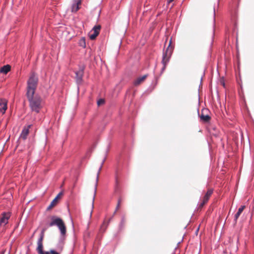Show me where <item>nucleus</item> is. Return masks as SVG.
<instances>
[{
	"label": "nucleus",
	"mask_w": 254,
	"mask_h": 254,
	"mask_svg": "<svg viewBox=\"0 0 254 254\" xmlns=\"http://www.w3.org/2000/svg\"><path fill=\"white\" fill-rule=\"evenodd\" d=\"M38 80L37 76L34 73L31 74L27 81L26 92L30 108L36 113H39L45 105V102L42 97L38 94H35Z\"/></svg>",
	"instance_id": "1"
},
{
	"label": "nucleus",
	"mask_w": 254,
	"mask_h": 254,
	"mask_svg": "<svg viewBox=\"0 0 254 254\" xmlns=\"http://www.w3.org/2000/svg\"><path fill=\"white\" fill-rule=\"evenodd\" d=\"M49 226L50 227L57 226L60 230L61 235L63 236L66 233V230L65 224L63 220L59 217L52 216Z\"/></svg>",
	"instance_id": "2"
},
{
	"label": "nucleus",
	"mask_w": 254,
	"mask_h": 254,
	"mask_svg": "<svg viewBox=\"0 0 254 254\" xmlns=\"http://www.w3.org/2000/svg\"><path fill=\"white\" fill-rule=\"evenodd\" d=\"M171 44L172 39L170 40L169 44L167 48L163 53L162 63L163 64V67L162 68V71H164L165 69L166 66L167 64L169 63L170 59L172 56L173 51V47L171 46Z\"/></svg>",
	"instance_id": "3"
},
{
	"label": "nucleus",
	"mask_w": 254,
	"mask_h": 254,
	"mask_svg": "<svg viewBox=\"0 0 254 254\" xmlns=\"http://www.w3.org/2000/svg\"><path fill=\"white\" fill-rule=\"evenodd\" d=\"M44 237V231L43 230L41 234L40 238H39L38 242H37V251L38 253V254H43V253L45 251H43V240Z\"/></svg>",
	"instance_id": "4"
},
{
	"label": "nucleus",
	"mask_w": 254,
	"mask_h": 254,
	"mask_svg": "<svg viewBox=\"0 0 254 254\" xmlns=\"http://www.w3.org/2000/svg\"><path fill=\"white\" fill-rule=\"evenodd\" d=\"M213 192V190L212 189H209L204 196H203L202 201L199 204V207H202L204 205L207 203V202L208 201L210 197L212 195Z\"/></svg>",
	"instance_id": "5"
},
{
	"label": "nucleus",
	"mask_w": 254,
	"mask_h": 254,
	"mask_svg": "<svg viewBox=\"0 0 254 254\" xmlns=\"http://www.w3.org/2000/svg\"><path fill=\"white\" fill-rule=\"evenodd\" d=\"M208 112V110L206 109H203L202 110L201 114L200 115L198 114V115L200 117L201 121L204 123H207L210 120V116L207 114ZM199 113V112H198Z\"/></svg>",
	"instance_id": "6"
},
{
	"label": "nucleus",
	"mask_w": 254,
	"mask_h": 254,
	"mask_svg": "<svg viewBox=\"0 0 254 254\" xmlns=\"http://www.w3.org/2000/svg\"><path fill=\"white\" fill-rule=\"evenodd\" d=\"M10 216V213L4 212L0 219V226H4L8 223V219Z\"/></svg>",
	"instance_id": "7"
},
{
	"label": "nucleus",
	"mask_w": 254,
	"mask_h": 254,
	"mask_svg": "<svg viewBox=\"0 0 254 254\" xmlns=\"http://www.w3.org/2000/svg\"><path fill=\"white\" fill-rule=\"evenodd\" d=\"M81 0H73L71 6V11L76 12L79 9V5L81 4Z\"/></svg>",
	"instance_id": "8"
},
{
	"label": "nucleus",
	"mask_w": 254,
	"mask_h": 254,
	"mask_svg": "<svg viewBox=\"0 0 254 254\" xmlns=\"http://www.w3.org/2000/svg\"><path fill=\"white\" fill-rule=\"evenodd\" d=\"M104 160L102 161L101 165H103V164L104 163ZM101 168H102V166H101L99 168V169L98 172L97 174L95 188L94 196H93V197L92 202V209L93 208V207H94V199H95V194H96V189H97V182L98 181L99 173H100V171L101 170Z\"/></svg>",
	"instance_id": "9"
},
{
	"label": "nucleus",
	"mask_w": 254,
	"mask_h": 254,
	"mask_svg": "<svg viewBox=\"0 0 254 254\" xmlns=\"http://www.w3.org/2000/svg\"><path fill=\"white\" fill-rule=\"evenodd\" d=\"M83 70L84 68L81 67L79 71L75 72L76 81L78 83H80L82 81Z\"/></svg>",
	"instance_id": "10"
},
{
	"label": "nucleus",
	"mask_w": 254,
	"mask_h": 254,
	"mask_svg": "<svg viewBox=\"0 0 254 254\" xmlns=\"http://www.w3.org/2000/svg\"><path fill=\"white\" fill-rule=\"evenodd\" d=\"M7 109V101L5 99H0V111L3 114Z\"/></svg>",
	"instance_id": "11"
},
{
	"label": "nucleus",
	"mask_w": 254,
	"mask_h": 254,
	"mask_svg": "<svg viewBox=\"0 0 254 254\" xmlns=\"http://www.w3.org/2000/svg\"><path fill=\"white\" fill-rule=\"evenodd\" d=\"M31 125H29L27 127H24L20 134V137L24 140L26 139L27 136L29 133V129L31 127Z\"/></svg>",
	"instance_id": "12"
},
{
	"label": "nucleus",
	"mask_w": 254,
	"mask_h": 254,
	"mask_svg": "<svg viewBox=\"0 0 254 254\" xmlns=\"http://www.w3.org/2000/svg\"><path fill=\"white\" fill-rule=\"evenodd\" d=\"M63 194L62 192H60L58 195L53 200V201L51 202V204H50V205L47 208V209L48 210H49L51 208H52L53 206H54L57 202V200L58 199V198Z\"/></svg>",
	"instance_id": "13"
},
{
	"label": "nucleus",
	"mask_w": 254,
	"mask_h": 254,
	"mask_svg": "<svg viewBox=\"0 0 254 254\" xmlns=\"http://www.w3.org/2000/svg\"><path fill=\"white\" fill-rule=\"evenodd\" d=\"M245 207V205H242L238 209V212L235 214V217H234V221L235 222H237V219L239 217L240 215L244 210V208Z\"/></svg>",
	"instance_id": "14"
},
{
	"label": "nucleus",
	"mask_w": 254,
	"mask_h": 254,
	"mask_svg": "<svg viewBox=\"0 0 254 254\" xmlns=\"http://www.w3.org/2000/svg\"><path fill=\"white\" fill-rule=\"evenodd\" d=\"M10 70V66L8 64L3 66L0 69V72L6 74Z\"/></svg>",
	"instance_id": "15"
},
{
	"label": "nucleus",
	"mask_w": 254,
	"mask_h": 254,
	"mask_svg": "<svg viewBox=\"0 0 254 254\" xmlns=\"http://www.w3.org/2000/svg\"><path fill=\"white\" fill-rule=\"evenodd\" d=\"M147 77V75H144L142 76L137 78L134 81V84L135 85H138L140 84Z\"/></svg>",
	"instance_id": "16"
},
{
	"label": "nucleus",
	"mask_w": 254,
	"mask_h": 254,
	"mask_svg": "<svg viewBox=\"0 0 254 254\" xmlns=\"http://www.w3.org/2000/svg\"><path fill=\"white\" fill-rule=\"evenodd\" d=\"M111 220V218H110L108 222L107 223L105 222H103V224L102 225V226L100 227V231L101 232H104L106 230Z\"/></svg>",
	"instance_id": "17"
},
{
	"label": "nucleus",
	"mask_w": 254,
	"mask_h": 254,
	"mask_svg": "<svg viewBox=\"0 0 254 254\" xmlns=\"http://www.w3.org/2000/svg\"><path fill=\"white\" fill-rule=\"evenodd\" d=\"M98 34H99L98 32H93V33L90 34V35L89 36L90 39H91V40L95 39L96 38V37L98 36Z\"/></svg>",
	"instance_id": "18"
},
{
	"label": "nucleus",
	"mask_w": 254,
	"mask_h": 254,
	"mask_svg": "<svg viewBox=\"0 0 254 254\" xmlns=\"http://www.w3.org/2000/svg\"><path fill=\"white\" fill-rule=\"evenodd\" d=\"M101 29V26L99 25H95L93 28V32H98V33H99V31Z\"/></svg>",
	"instance_id": "19"
},
{
	"label": "nucleus",
	"mask_w": 254,
	"mask_h": 254,
	"mask_svg": "<svg viewBox=\"0 0 254 254\" xmlns=\"http://www.w3.org/2000/svg\"><path fill=\"white\" fill-rule=\"evenodd\" d=\"M104 103V100L103 99H100L97 101L98 105L100 106Z\"/></svg>",
	"instance_id": "20"
},
{
	"label": "nucleus",
	"mask_w": 254,
	"mask_h": 254,
	"mask_svg": "<svg viewBox=\"0 0 254 254\" xmlns=\"http://www.w3.org/2000/svg\"><path fill=\"white\" fill-rule=\"evenodd\" d=\"M214 36V28H213V31H212V36L211 40V42H210L211 46H212L213 42Z\"/></svg>",
	"instance_id": "21"
},
{
	"label": "nucleus",
	"mask_w": 254,
	"mask_h": 254,
	"mask_svg": "<svg viewBox=\"0 0 254 254\" xmlns=\"http://www.w3.org/2000/svg\"><path fill=\"white\" fill-rule=\"evenodd\" d=\"M80 41H81V43H80V44H81V45L82 46H85V40H84V39H83H83H81Z\"/></svg>",
	"instance_id": "22"
},
{
	"label": "nucleus",
	"mask_w": 254,
	"mask_h": 254,
	"mask_svg": "<svg viewBox=\"0 0 254 254\" xmlns=\"http://www.w3.org/2000/svg\"><path fill=\"white\" fill-rule=\"evenodd\" d=\"M120 201L119 200L118 201V205H117V208H116V210H115L114 213H116V211L117 210V209L119 208V206H120Z\"/></svg>",
	"instance_id": "23"
},
{
	"label": "nucleus",
	"mask_w": 254,
	"mask_h": 254,
	"mask_svg": "<svg viewBox=\"0 0 254 254\" xmlns=\"http://www.w3.org/2000/svg\"><path fill=\"white\" fill-rule=\"evenodd\" d=\"M198 231H199V227H198L196 228V230H195V235H197V233H198Z\"/></svg>",
	"instance_id": "24"
},
{
	"label": "nucleus",
	"mask_w": 254,
	"mask_h": 254,
	"mask_svg": "<svg viewBox=\"0 0 254 254\" xmlns=\"http://www.w3.org/2000/svg\"><path fill=\"white\" fill-rule=\"evenodd\" d=\"M213 13H214V19H213V21H214V23L215 22V8L214 7V11H213Z\"/></svg>",
	"instance_id": "25"
},
{
	"label": "nucleus",
	"mask_w": 254,
	"mask_h": 254,
	"mask_svg": "<svg viewBox=\"0 0 254 254\" xmlns=\"http://www.w3.org/2000/svg\"><path fill=\"white\" fill-rule=\"evenodd\" d=\"M173 0H168V2H169V3H170V2H172V1H173Z\"/></svg>",
	"instance_id": "26"
},
{
	"label": "nucleus",
	"mask_w": 254,
	"mask_h": 254,
	"mask_svg": "<svg viewBox=\"0 0 254 254\" xmlns=\"http://www.w3.org/2000/svg\"><path fill=\"white\" fill-rule=\"evenodd\" d=\"M201 81H202V77H201V79H200V85L199 86H200L201 84Z\"/></svg>",
	"instance_id": "27"
},
{
	"label": "nucleus",
	"mask_w": 254,
	"mask_h": 254,
	"mask_svg": "<svg viewBox=\"0 0 254 254\" xmlns=\"http://www.w3.org/2000/svg\"><path fill=\"white\" fill-rule=\"evenodd\" d=\"M92 210L91 211L90 214V217H91V215H92Z\"/></svg>",
	"instance_id": "28"
},
{
	"label": "nucleus",
	"mask_w": 254,
	"mask_h": 254,
	"mask_svg": "<svg viewBox=\"0 0 254 254\" xmlns=\"http://www.w3.org/2000/svg\"><path fill=\"white\" fill-rule=\"evenodd\" d=\"M123 220H122V222H121V224H123Z\"/></svg>",
	"instance_id": "29"
}]
</instances>
